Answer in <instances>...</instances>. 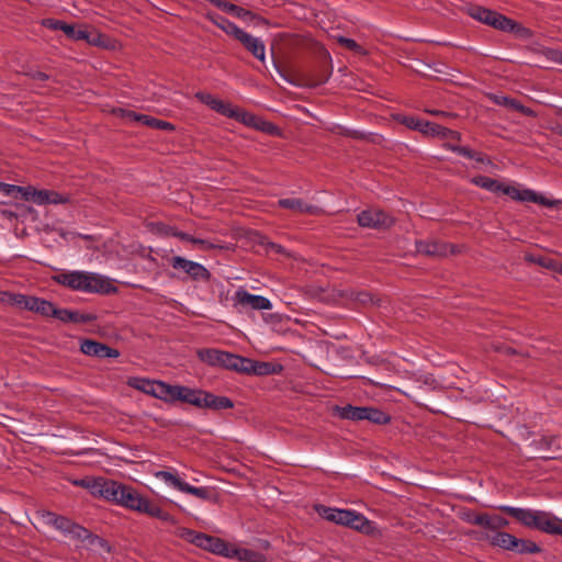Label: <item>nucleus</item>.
Here are the masks:
<instances>
[{
    "mask_svg": "<svg viewBox=\"0 0 562 562\" xmlns=\"http://www.w3.org/2000/svg\"><path fill=\"white\" fill-rule=\"evenodd\" d=\"M103 499L130 510L155 517L170 525L178 524V520L173 516L142 495L136 488L114 480L109 481L108 491Z\"/></svg>",
    "mask_w": 562,
    "mask_h": 562,
    "instance_id": "f257e3e1",
    "label": "nucleus"
},
{
    "mask_svg": "<svg viewBox=\"0 0 562 562\" xmlns=\"http://www.w3.org/2000/svg\"><path fill=\"white\" fill-rule=\"evenodd\" d=\"M42 519L44 524L60 531L65 537L85 543L89 550L94 552H110L111 550L105 540L65 516L53 512H43Z\"/></svg>",
    "mask_w": 562,
    "mask_h": 562,
    "instance_id": "f03ea898",
    "label": "nucleus"
},
{
    "mask_svg": "<svg viewBox=\"0 0 562 562\" xmlns=\"http://www.w3.org/2000/svg\"><path fill=\"white\" fill-rule=\"evenodd\" d=\"M498 509L529 529L539 530L551 536L562 537V518L551 512L513 507L508 505L499 506Z\"/></svg>",
    "mask_w": 562,
    "mask_h": 562,
    "instance_id": "7ed1b4c3",
    "label": "nucleus"
},
{
    "mask_svg": "<svg viewBox=\"0 0 562 562\" xmlns=\"http://www.w3.org/2000/svg\"><path fill=\"white\" fill-rule=\"evenodd\" d=\"M54 280L71 290L87 293H110L115 288L102 276L88 271H70L56 274Z\"/></svg>",
    "mask_w": 562,
    "mask_h": 562,
    "instance_id": "20e7f679",
    "label": "nucleus"
},
{
    "mask_svg": "<svg viewBox=\"0 0 562 562\" xmlns=\"http://www.w3.org/2000/svg\"><path fill=\"white\" fill-rule=\"evenodd\" d=\"M315 508L321 517L337 525L346 526L364 533H370L373 529L372 522L362 514L355 510L333 508L324 505H317Z\"/></svg>",
    "mask_w": 562,
    "mask_h": 562,
    "instance_id": "39448f33",
    "label": "nucleus"
},
{
    "mask_svg": "<svg viewBox=\"0 0 562 562\" xmlns=\"http://www.w3.org/2000/svg\"><path fill=\"white\" fill-rule=\"evenodd\" d=\"M176 535L201 548L204 550H207L214 554L222 555L226 558V554H228V544L222 540L221 538L213 537L210 535H206L204 532H199L189 528H178L176 531Z\"/></svg>",
    "mask_w": 562,
    "mask_h": 562,
    "instance_id": "423d86ee",
    "label": "nucleus"
},
{
    "mask_svg": "<svg viewBox=\"0 0 562 562\" xmlns=\"http://www.w3.org/2000/svg\"><path fill=\"white\" fill-rule=\"evenodd\" d=\"M196 355L202 362L209 366L221 367L234 371L240 369L241 367L238 364L243 363V357L212 348L199 349Z\"/></svg>",
    "mask_w": 562,
    "mask_h": 562,
    "instance_id": "0eeeda50",
    "label": "nucleus"
},
{
    "mask_svg": "<svg viewBox=\"0 0 562 562\" xmlns=\"http://www.w3.org/2000/svg\"><path fill=\"white\" fill-rule=\"evenodd\" d=\"M153 391L154 397L167 403L180 401L183 403L191 404V400L193 397V389L182 385H170L162 381H158L156 390Z\"/></svg>",
    "mask_w": 562,
    "mask_h": 562,
    "instance_id": "6e6552de",
    "label": "nucleus"
},
{
    "mask_svg": "<svg viewBox=\"0 0 562 562\" xmlns=\"http://www.w3.org/2000/svg\"><path fill=\"white\" fill-rule=\"evenodd\" d=\"M191 405L199 408H210L213 411L229 409L234 407V402L227 396H218L201 389H193Z\"/></svg>",
    "mask_w": 562,
    "mask_h": 562,
    "instance_id": "1a4fd4ad",
    "label": "nucleus"
},
{
    "mask_svg": "<svg viewBox=\"0 0 562 562\" xmlns=\"http://www.w3.org/2000/svg\"><path fill=\"white\" fill-rule=\"evenodd\" d=\"M357 222L361 227L371 229H386L394 224L395 220L393 216L380 209H368L361 211L357 215Z\"/></svg>",
    "mask_w": 562,
    "mask_h": 562,
    "instance_id": "9d476101",
    "label": "nucleus"
},
{
    "mask_svg": "<svg viewBox=\"0 0 562 562\" xmlns=\"http://www.w3.org/2000/svg\"><path fill=\"white\" fill-rule=\"evenodd\" d=\"M13 303L26 311L35 312L45 317H55L57 308L47 300L24 294L13 295Z\"/></svg>",
    "mask_w": 562,
    "mask_h": 562,
    "instance_id": "9b49d317",
    "label": "nucleus"
},
{
    "mask_svg": "<svg viewBox=\"0 0 562 562\" xmlns=\"http://www.w3.org/2000/svg\"><path fill=\"white\" fill-rule=\"evenodd\" d=\"M170 265L175 270L183 271L193 281L207 282L211 279L210 271L203 265L189 260L184 257H172L170 259Z\"/></svg>",
    "mask_w": 562,
    "mask_h": 562,
    "instance_id": "f8f14e48",
    "label": "nucleus"
},
{
    "mask_svg": "<svg viewBox=\"0 0 562 562\" xmlns=\"http://www.w3.org/2000/svg\"><path fill=\"white\" fill-rule=\"evenodd\" d=\"M234 305L241 308H251L254 311L271 310L272 303L262 295L251 294L243 288H239L233 297Z\"/></svg>",
    "mask_w": 562,
    "mask_h": 562,
    "instance_id": "ddd939ff",
    "label": "nucleus"
},
{
    "mask_svg": "<svg viewBox=\"0 0 562 562\" xmlns=\"http://www.w3.org/2000/svg\"><path fill=\"white\" fill-rule=\"evenodd\" d=\"M80 351L86 356L100 359L117 358L120 356L117 349L92 339H83L80 344Z\"/></svg>",
    "mask_w": 562,
    "mask_h": 562,
    "instance_id": "4468645a",
    "label": "nucleus"
},
{
    "mask_svg": "<svg viewBox=\"0 0 562 562\" xmlns=\"http://www.w3.org/2000/svg\"><path fill=\"white\" fill-rule=\"evenodd\" d=\"M255 58L260 61H265L266 58V46L265 43L259 38L250 35L249 33L241 30V32L235 37Z\"/></svg>",
    "mask_w": 562,
    "mask_h": 562,
    "instance_id": "2eb2a0df",
    "label": "nucleus"
},
{
    "mask_svg": "<svg viewBox=\"0 0 562 562\" xmlns=\"http://www.w3.org/2000/svg\"><path fill=\"white\" fill-rule=\"evenodd\" d=\"M123 116L130 121L140 122L143 125L149 126L151 128L161 130L172 132L175 131V125L170 122L162 121L146 114H138L134 111H124L121 110Z\"/></svg>",
    "mask_w": 562,
    "mask_h": 562,
    "instance_id": "dca6fc26",
    "label": "nucleus"
},
{
    "mask_svg": "<svg viewBox=\"0 0 562 562\" xmlns=\"http://www.w3.org/2000/svg\"><path fill=\"white\" fill-rule=\"evenodd\" d=\"M109 479L105 477H83L74 480L72 484L89 491V493L99 498H104L108 491Z\"/></svg>",
    "mask_w": 562,
    "mask_h": 562,
    "instance_id": "f3484780",
    "label": "nucleus"
},
{
    "mask_svg": "<svg viewBox=\"0 0 562 562\" xmlns=\"http://www.w3.org/2000/svg\"><path fill=\"white\" fill-rule=\"evenodd\" d=\"M278 204L280 207L289 209L299 214L321 215L324 213L322 207H319L317 205L310 204L302 199H295V198L281 199L278 201Z\"/></svg>",
    "mask_w": 562,
    "mask_h": 562,
    "instance_id": "a211bd4d",
    "label": "nucleus"
},
{
    "mask_svg": "<svg viewBox=\"0 0 562 562\" xmlns=\"http://www.w3.org/2000/svg\"><path fill=\"white\" fill-rule=\"evenodd\" d=\"M195 98L201 101L202 103L210 106L212 110L216 111L217 113L229 117L231 115H235L233 109L234 105L228 102H224L215 97H213L211 93L206 92H196Z\"/></svg>",
    "mask_w": 562,
    "mask_h": 562,
    "instance_id": "6ab92c4d",
    "label": "nucleus"
},
{
    "mask_svg": "<svg viewBox=\"0 0 562 562\" xmlns=\"http://www.w3.org/2000/svg\"><path fill=\"white\" fill-rule=\"evenodd\" d=\"M418 254L434 257L447 255V245L435 240H420L416 243Z\"/></svg>",
    "mask_w": 562,
    "mask_h": 562,
    "instance_id": "aec40b11",
    "label": "nucleus"
},
{
    "mask_svg": "<svg viewBox=\"0 0 562 562\" xmlns=\"http://www.w3.org/2000/svg\"><path fill=\"white\" fill-rule=\"evenodd\" d=\"M240 369H237L236 372H243V373H255L259 375L263 374H270L273 372L272 368L273 366L269 362H258L252 361L248 358L243 357V363H239Z\"/></svg>",
    "mask_w": 562,
    "mask_h": 562,
    "instance_id": "412c9836",
    "label": "nucleus"
},
{
    "mask_svg": "<svg viewBox=\"0 0 562 562\" xmlns=\"http://www.w3.org/2000/svg\"><path fill=\"white\" fill-rule=\"evenodd\" d=\"M228 554L226 558L237 559L240 562H263L265 555L260 552L250 550V549H236L228 546Z\"/></svg>",
    "mask_w": 562,
    "mask_h": 562,
    "instance_id": "4be33fe9",
    "label": "nucleus"
},
{
    "mask_svg": "<svg viewBox=\"0 0 562 562\" xmlns=\"http://www.w3.org/2000/svg\"><path fill=\"white\" fill-rule=\"evenodd\" d=\"M364 406H352L350 404L346 406H335L334 413L341 419L362 422L364 420Z\"/></svg>",
    "mask_w": 562,
    "mask_h": 562,
    "instance_id": "5701e85b",
    "label": "nucleus"
},
{
    "mask_svg": "<svg viewBox=\"0 0 562 562\" xmlns=\"http://www.w3.org/2000/svg\"><path fill=\"white\" fill-rule=\"evenodd\" d=\"M492 26L504 32L519 33L520 31H525V29L521 27L518 23L498 12H496V15L492 21Z\"/></svg>",
    "mask_w": 562,
    "mask_h": 562,
    "instance_id": "b1692460",
    "label": "nucleus"
},
{
    "mask_svg": "<svg viewBox=\"0 0 562 562\" xmlns=\"http://www.w3.org/2000/svg\"><path fill=\"white\" fill-rule=\"evenodd\" d=\"M505 195L510 196L515 201L527 202V200H535L530 189L520 190L515 186H509L502 182L501 192Z\"/></svg>",
    "mask_w": 562,
    "mask_h": 562,
    "instance_id": "393cba45",
    "label": "nucleus"
},
{
    "mask_svg": "<svg viewBox=\"0 0 562 562\" xmlns=\"http://www.w3.org/2000/svg\"><path fill=\"white\" fill-rule=\"evenodd\" d=\"M516 543V537L506 532V531H496L493 532V537L491 538V544L493 547H498L504 550L512 551L513 546Z\"/></svg>",
    "mask_w": 562,
    "mask_h": 562,
    "instance_id": "a878e982",
    "label": "nucleus"
},
{
    "mask_svg": "<svg viewBox=\"0 0 562 562\" xmlns=\"http://www.w3.org/2000/svg\"><path fill=\"white\" fill-rule=\"evenodd\" d=\"M149 228L153 233L162 235V236H173L181 240H186L187 233L178 231L176 227L166 225L164 223L157 222V223H150Z\"/></svg>",
    "mask_w": 562,
    "mask_h": 562,
    "instance_id": "bb28decb",
    "label": "nucleus"
},
{
    "mask_svg": "<svg viewBox=\"0 0 562 562\" xmlns=\"http://www.w3.org/2000/svg\"><path fill=\"white\" fill-rule=\"evenodd\" d=\"M233 111H234L235 115H231L229 119H235L236 121H238L249 127H254L256 130L258 128L261 117H259L252 113H249L247 111H244L237 106H234Z\"/></svg>",
    "mask_w": 562,
    "mask_h": 562,
    "instance_id": "cd10ccee",
    "label": "nucleus"
},
{
    "mask_svg": "<svg viewBox=\"0 0 562 562\" xmlns=\"http://www.w3.org/2000/svg\"><path fill=\"white\" fill-rule=\"evenodd\" d=\"M404 124L412 128V130H416V131H419L426 135H432L434 134V131H435V126L437 125V123H432V122H428V121H423V120H419V119H416V117H405L404 120Z\"/></svg>",
    "mask_w": 562,
    "mask_h": 562,
    "instance_id": "c85d7f7f",
    "label": "nucleus"
},
{
    "mask_svg": "<svg viewBox=\"0 0 562 562\" xmlns=\"http://www.w3.org/2000/svg\"><path fill=\"white\" fill-rule=\"evenodd\" d=\"M364 407H366L364 420H368L375 425H385V424L390 423L391 416L389 414H386L385 412H383L376 407H372V406H364Z\"/></svg>",
    "mask_w": 562,
    "mask_h": 562,
    "instance_id": "c756f323",
    "label": "nucleus"
},
{
    "mask_svg": "<svg viewBox=\"0 0 562 562\" xmlns=\"http://www.w3.org/2000/svg\"><path fill=\"white\" fill-rule=\"evenodd\" d=\"M157 382L158 381L156 380H149L145 378H131L127 384L135 390L142 391L148 395L154 396L153 390H156Z\"/></svg>",
    "mask_w": 562,
    "mask_h": 562,
    "instance_id": "7c9ffc66",
    "label": "nucleus"
},
{
    "mask_svg": "<svg viewBox=\"0 0 562 562\" xmlns=\"http://www.w3.org/2000/svg\"><path fill=\"white\" fill-rule=\"evenodd\" d=\"M443 147L469 159H474L477 162H484V158L480 153H476L464 146H459L457 143L449 142L443 144Z\"/></svg>",
    "mask_w": 562,
    "mask_h": 562,
    "instance_id": "2f4dec72",
    "label": "nucleus"
},
{
    "mask_svg": "<svg viewBox=\"0 0 562 562\" xmlns=\"http://www.w3.org/2000/svg\"><path fill=\"white\" fill-rule=\"evenodd\" d=\"M211 19L215 25H217L226 34L234 36V38L241 32L240 27H238L234 22L229 21L223 15L215 14Z\"/></svg>",
    "mask_w": 562,
    "mask_h": 562,
    "instance_id": "473e14b6",
    "label": "nucleus"
},
{
    "mask_svg": "<svg viewBox=\"0 0 562 562\" xmlns=\"http://www.w3.org/2000/svg\"><path fill=\"white\" fill-rule=\"evenodd\" d=\"M471 182L493 193H499L502 189V182L486 176H476L472 178Z\"/></svg>",
    "mask_w": 562,
    "mask_h": 562,
    "instance_id": "72a5a7b5",
    "label": "nucleus"
},
{
    "mask_svg": "<svg viewBox=\"0 0 562 562\" xmlns=\"http://www.w3.org/2000/svg\"><path fill=\"white\" fill-rule=\"evenodd\" d=\"M484 524V528L493 532L502 531L501 529L508 526V520L498 515H490L485 513V520L480 519Z\"/></svg>",
    "mask_w": 562,
    "mask_h": 562,
    "instance_id": "f704fd0d",
    "label": "nucleus"
},
{
    "mask_svg": "<svg viewBox=\"0 0 562 562\" xmlns=\"http://www.w3.org/2000/svg\"><path fill=\"white\" fill-rule=\"evenodd\" d=\"M512 551L519 554L539 553L541 548L535 541L516 538Z\"/></svg>",
    "mask_w": 562,
    "mask_h": 562,
    "instance_id": "c9c22d12",
    "label": "nucleus"
},
{
    "mask_svg": "<svg viewBox=\"0 0 562 562\" xmlns=\"http://www.w3.org/2000/svg\"><path fill=\"white\" fill-rule=\"evenodd\" d=\"M470 15L473 19L492 26V21L496 15V11L483 7H473L470 9Z\"/></svg>",
    "mask_w": 562,
    "mask_h": 562,
    "instance_id": "e433bc0d",
    "label": "nucleus"
},
{
    "mask_svg": "<svg viewBox=\"0 0 562 562\" xmlns=\"http://www.w3.org/2000/svg\"><path fill=\"white\" fill-rule=\"evenodd\" d=\"M155 476L161 481H164L167 485L178 490L181 492L184 481H182L176 473L170 471H158Z\"/></svg>",
    "mask_w": 562,
    "mask_h": 562,
    "instance_id": "4c0bfd02",
    "label": "nucleus"
},
{
    "mask_svg": "<svg viewBox=\"0 0 562 562\" xmlns=\"http://www.w3.org/2000/svg\"><path fill=\"white\" fill-rule=\"evenodd\" d=\"M181 492L191 494V495H193L200 499H203V501H209L212 497V491L210 487H206V486L195 487V486L190 485L187 482L184 483Z\"/></svg>",
    "mask_w": 562,
    "mask_h": 562,
    "instance_id": "58836bf2",
    "label": "nucleus"
},
{
    "mask_svg": "<svg viewBox=\"0 0 562 562\" xmlns=\"http://www.w3.org/2000/svg\"><path fill=\"white\" fill-rule=\"evenodd\" d=\"M285 79L289 82H291L295 86H300V87H316V86L324 83L327 80V78L316 79L308 75H300V76H297V78L295 80H291L288 78H285Z\"/></svg>",
    "mask_w": 562,
    "mask_h": 562,
    "instance_id": "ea45409f",
    "label": "nucleus"
},
{
    "mask_svg": "<svg viewBox=\"0 0 562 562\" xmlns=\"http://www.w3.org/2000/svg\"><path fill=\"white\" fill-rule=\"evenodd\" d=\"M432 136H439L440 138L450 139L453 142H460L461 139V134L459 132L452 131L439 124L435 126Z\"/></svg>",
    "mask_w": 562,
    "mask_h": 562,
    "instance_id": "a19ab883",
    "label": "nucleus"
},
{
    "mask_svg": "<svg viewBox=\"0 0 562 562\" xmlns=\"http://www.w3.org/2000/svg\"><path fill=\"white\" fill-rule=\"evenodd\" d=\"M77 311H71L67 308H56L55 317L63 323H77Z\"/></svg>",
    "mask_w": 562,
    "mask_h": 562,
    "instance_id": "79ce46f5",
    "label": "nucleus"
},
{
    "mask_svg": "<svg viewBox=\"0 0 562 562\" xmlns=\"http://www.w3.org/2000/svg\"><path fill=\"white\" fill-rule=\"evenodd\" d=\"M461 519L468 524L484 527V524L480 519L485 520V513L475 514L473 512H465L461 515Z\"/></svg>",
    "mask_w": 562,
    "mask_h": 562,
    "instance_id": "37998d69",
    "label": "nucleus"
},
{
    "mask_svg": "<svg viewBox=\"0 0 562 562\" xmlns=\"http://www.w3.org/2000/svg\"><path fill=\"white\" fill-rule=\"evenodd\" d=\"M540 54L548 60L562 65V50L554 48H543Z\"/></svg>",
    "mask_w": 562,
    "mask_h": 562,
    "instance_id": "c03bdc74",
    "label": "nucleus"
},
{
    "mask_svg": "<svg viewBox=\"0 0 562 562\" xmlns=\"http://www.w3.org/2000/svg\"><path fill=\"white\" fill-rule=\"evenodd\" d=\"M488 99L494 104L506 106V108L510 106V102L513 100V98H509V97H506V95H503V94H495V93H490L488 94Z\"/></svg>",
    "mask_w": 562,
    "mask_h": 562,
    "instance_id": "a18cd8bd",
    "label": "nucleus"
},
{
    "mask_svg": "<svg viewBox=\"0 0 562 562\" xmlns=\"http://www.w3.org/2000/svg\"><path fill=\"white\" fill-rule=\"evenodd\" d=\"M33 194H34V199H33L34 203H36L38 205L48 204L49 190H36L35 189V192Z\"/></svg>",
    "mask_w": 562,
    "mask_h": 562,
    "instance_id": "49530a36",
    "label": "nucleus"
},
{
    "mask_svg": "<svg viewBox=\"0 0 562 562\" xmlns=\"http://www.w3.org/2000/svg\"><path fill=\"white\" fill-rule=\"evenodd\" d=\"M35 188L29 186V187H20L18 186V190H15V193H20L21 198L25 201H32L34 199Z\"/></svg>",
    "mask_w": 562,
    "mask_h": 562,
    "instance_id": "de8ad7c7",
    "label": "nucleus"
},
{
    "mask_svg": "<svg viewBox=\"0 0 562 562\" xmlns=\"http://www.w3.org/2000/svg\"><path fill=\"white\" fill-rule=\"evenodd\" d=\"M41 24L44 27H47L53 31H57V30H61L64 21L55 20V19H44V20H42Z\"/></svg>",
    "mask_w": 562,
    "mask_h": 562,
    "instance_id": "09e8293b",
    "label": "nucleus"
},
{
    "mask_svg": "<svg viewBox=\"0 0 562 562\" xmlns=\"http://www.w3.org/2000/svg\"><path fill=\"white\" fill-rule=\"evenodd\" d=\"M184 241H188V243H191L193 245H198L200 246L202 249H210L213 247V245L211 243H209L207 240L205 239H201V238H196V237H193L191 235H187V238Z\"/></svg>",
    "mask_w": 562,
    "mask_h": 562,
    "instance_id": "8fccbe9b",
    "label": "nucleus"
},
{
    "mask_svg": "<svg viewBox=\"0 0 562 562\" xmlns=\"http://www.w3.org/2000/svg\"><path fill=\"white\" fill-rule=\"evenodd\" d=\"M531 194L535 200H527V202H533V203H538V204H541L544 206H550V207L555 205V201L548 200L547 198L539 195L538 193H536L532 190H531Z\"/></svg>",
    "mask_w": 562,
    "mask_h": 562,
    "instance_id": "3c124183",
    "label": "nucleus"
},
{
    "mask_svg": "<svg viewBox=\"0 0 562 562\" xmlns=\"http://www.w3.org/2000/svg\"><path fill=\"white\" fill-rule=\"evenodd\" d=\"M338 42L350 50L359 52L361 49V46L352 38L341 36Z\"/></svg>",
    "mask_w": 562,
    "mask_h": 562,
    "instance_id": "603ef678",
    "label": "nucleus"
},
{
    "mask_svg": "<svg viewBox=\"0 0 562 562\" xmlns=\"http://www.w3.org/2000/svg\"><path fill=\"white\" fill-rule=\"evenodd\" d=\"M69 201L68 196L61 195L58 192L49 190V202L48 204H64Z\"/></svg>",
    "mask_w": 562,
    "mask_h": 562,
    "instance_id": "864d4df0",
    "label": "nucleus"
},
{
    "mask_svg": "<svg viewBox=\"0 0 562 562\" xmlns=\"http://www.w3.org/2000/svg\"><path fill=\"white\" fill-rule=\"evenodd\" d=\"M25 76L30 77L33 80H38V81H46L49 78V76L47 74L40 71V70H29L25 72Z\"/></svg>",
    "mask_w": 562,
    "mask_h": 562,
    "instance_id": "5fc2aeb1",
    "label": "nucleus"
},
{
    "mask_svg": "<svg viewBox=\"0 0 562 562\" xmlns=\"http://www.w3.org/2000/svg\"><path fill=\"white\" fill-rule=\"evenodd\" d=\"M257 130L269 134H274L278 128L272 123L261 119Z\"/></svg>",
    "mask_w": 562,
    "mask_h": 562,
    "instance_id": "6e6d98bb",
    "label": "nucleus"
},
{
    "mask_svg": "<svg viewBox=\"0 0 562 562\" xmlns=\"http://www.w3.org/2000/svg\"><path fill=\"white\" fill-rule=\"evenodd\" d=\"M341 134L347 136V137H351L353 139H364V138H367V135L363 132L356 131V130L344 128Z\"/></svg>",
    "mask_w": 562,
    "mask_h": 562,
    "instance_id": "4d7b16f0",
    "label": "nucleus"
},
{
    "mask_svg": "<svg viewBox=\"0 0 562 562\" xmlns=\"http://www.w3.org/2000/svg\"><path fill=\"white\" fill-rule=\"evenodd\" d=\"M355 300L362 304L373 303L372 294L369 292H359L356 294Z\"/></svg>",
    "mask_w": 562,
    "mask_h": 562,
    "instance_id": "13d9d810",
    "label": "nucleus"
},
{
    "mask_svg": "<svg viewBox=\"0 0 562 562\" xmlns=\"http://www.w3.org/2000/svg\"><path fill=\"white\" fill-rule=\"evenodd\" d=\"M15 190H18V186L0 182V192L3 194L11 196L15 193Z\"/></svg>",
    "mask_w": 562,
    "mask_h": 562,
    "instance_id": "bf43d9fd",
    "label": "nucleus"
},
{
    "mask_svg": "<svg viewBox=\"0 0 562 562\" xmlns=\"http://www.w3.org/2000/svg\"><path fill=\"white\" fill-rule=\"evenodd\" d=\"M474 539L479 541H488L491 543V538L493 537V532H482V531H472L470 533Z\"/></svg>",
    "mask_w": 562,
    "mask_h": 562,
    "instance_id": "052dcab7",
    "label": "nucleus"
},
{
    "mask_svg": "<svg viewBox=\"0 0 562 562\" xmlns=\"http://www.w3.org/2000/svg\"><path fill=\"white\" fill-rule=\"evenodd\" d=\"M72 40L75 41H90V34L86 30H77L75 27V34L72 36Z\"/></svg>",
    "mask_w": 562,
    "mask_h": 562,
    "instance_id": "680f3d73",
    "label": "nucleus"
},
{
    "mask_svg": "<svg viewBox=\"0 0 562 562\" xmlns=\"http://www.w3.org/2000/svg\"><path fill=\"white\" fill-rule=\"evenodd\" d=\"M97 319V316L93 314H81L78 312L77 323H91Z\"/></svg>",
    "mask_w": 562,
    "mask_h": 562,
    "instance_id": "e2e57ef3",
    "label": "nucleus"
},
{
    "mask_svg": "<svg viewBox=\"0 0 562 562\" xmlns=\"http://www.w3.org/2000/svg\"><path fill=\"white\" fill-rule=\"evenodd\" d=\"M60 31H63L68 38L72 40V36L75 34V26L74 25L67 24L66 22H64Z\"/></svg>",
    "mask_w": 562,
    "mask_h": 562,
    "instance_id": "0e129e2a",
    "label": "nucleus"
},
{
    "mask_svg": "<svg viewBox=\"0 0 562 562\" xmlns=\"http://www.w3.org/2000/svg\"><path fill=\"white\" fill-rule=\"evenodd\" d=\"M522 106L524 104H521L518 100L513 99L509 109L520 112V110H522Z\"/></svg>",
    "mask_w": 562,
    "mask_h": 562,
    "instance_id": "69168bd1",
    "label": "nucleus"
},
{
    "mask_svg": "<svg viewBox=\"0 0 562 562\" xmlns=\"http://www.w3.org/2000/svg\"><path fill=\"white\" fill-rule=\"evenodd\" d=\"M520 113H522L524 115H527V116H531V117L537 116V113L532 109L525 106V105L522 106V110H520Z\"/></svg>",
    "mask_w": 562,
    "mask_h": 562,
    "instance_id": "338daca9",
    "label": "nucleus"
},
{
    "mask_svg": "<svg viewBox=\"0 0 562 562\" xmlns=\"http://www.w3.org/2000/svg\"><path fill=\"white\" fill-rule=\"evenodd\" d=\"M555 441V437H550V438H542L539 442L541 445H544L546 447H550V445Z\"/></svg>",
    "mask_w": 562,
    "mask_h": 562,
    "instance_id": "774afa93",
    "label": "nucleus"
}]
</instances>
